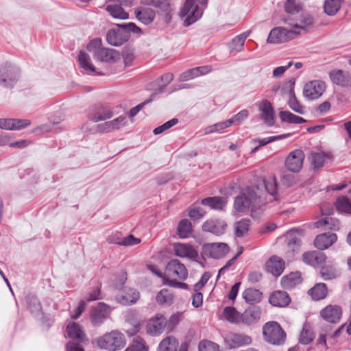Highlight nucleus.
Returning a JSON list of instances; mask_svg holds the SVG:
<instances>
[{
    "instance_id": "7",
    "label": "nucleus",
    "mask_w": 351,
    "mask_h": 351,
    "mask_svg": "<svg viewBox=\"0 0 351 351\" xmlns=\"http://www.w3.org/2000/svg\"><path fill=\"white\" fill-rule=\"evenodd\" d=\"M300 35V32L295 29L287 30L281 27L272 29L269 34L267 42L268 43H281L292 40Z\"/></svg>"
},
{
    "instance_id": "28",
    "label": "nucleus",
    "mask_w": 351,
    "mask_h": 351,
    "mask_svg": "<svg viewBox=\"0 0 351 351\" xmlns=\"http://www.w3.org/2000/svg\"><path fill=\"white\" fill-rule=\"evenodd\" d=\"M313 24L314 19L309 14H302L300 16L298 21L293 25L292 29L300 32V34L307 33Z\"/></svg>"
},
{
    "instance_id": "12",
    "label": "nucleus",
    "mask_w": 351,
    "mask_h": 351,
    "mask_svg": "<svg viewBox=\"0 0 351 351\" xmlns=\"http://www.w3.org/2000/svg\"><path fill=\"white\" fill-rule=\"evenodd\" d=\"M203 253L215 259L221 258L229 252V247L225 243H211L203 245Z\"/></svg>"
},
{
    "instance_id": "1",
    "label": "nucleus",
    "mask_w": 351,
    "mask_h": 351,
    "mask_svg": "<svg viewBox=\"0 0 351 351\" xmlns=\"http://www.w3.org/2000/svg\"><path fill=\"white\" fill-rule=\"evenodd\" d=\"M265 204L261 195L255 191V187H247L237 197L234 208L238 213H243L250 208L252 210L261 209Z\"/></svg>"
},
{
    "instance_id": "25",
    "label": "nucleus",
    "mask_w": 351,
    "mask_h": 351,
    "mask_svg": "<svg viewBox=\"0 0 351 351\" xmlns=\"http://www.w3.org/2000/svg\"><path fill=\"white\" fill-rule=\"evenodd\" d=\"M226 223L224 221L218 219L207 220L204 223L202 229L204 231L209 232L215 234H222L226 228Z\"/></svg>"
},
{
    "instance_id": "19",
    "label": "nucleus",
    "mask_w": 351,
    "mask_h": 351,
    "mask_svg": "<svg viewBox=\"0 0 351 351\" xmlns=\"http://www.w3.org/2000/svg\"><path fill=\"white\" fill-rule=\"evenodd\" d=\"M173 251L177 256L181 258L195 259L198 256L197 251L189 243H175L173 244Z\"/></svg>"
},
{
    "instance_id": "24",
    "label": "nucleus",
    "mask_w": 351,
    "mask_h": 351,
    "mask_svg": "<svg viewBox=\"0 0 351 351\" xmlns=\"http://www.w3.org/2000/svg\"><path fill=\"white\" fill-rule=\"evenodd\" d=\"M329 77L332 83L341 86H347L351 84V76L342 70H333L329 73Z\"/></svg>"
},
{
    "instance_id": "23",
    "label": "nucleus",
    "mask_w": 351,
    "mask_h": 351,
    "mask_svg": "<svg viewBox=\"0 0 351 351\" xmlns=\"http://www.w3.org/2000/svg\"><path fill=\"white\" fill-rule=\"evenodd\" d=\"M337 239V235L334 233H324L316 237L314 245L317 249L324 250L335 243Z\"/></svg>"
},
{
    "instance_id": "58",
    "label": "nucleus",
    "mask_w": 351,
    "mask_h": 351,
    "mask_svg": "<svg viewBox=\"0 0 351 351\" xmlns=\"http://www.w3.org/2000/svg\"><path fill=\"white\" fill-rule=\"evenodd\" d=\"M248 115L249 113L247 110H242L228 120L232 121V125L234 123L239 124L242 123L245 119H247Z\"/></svg>"
},
{
    "instance_id": "5",
    "label": "nucleus",
    "mask_w": 351,
    "mask_h": 351,
    "mask_svg": "<svg viewBox=\"0 0 351 351\" xmlns=\"http://www.w3.org/2000/svg\"><path fill=\"white\" fill-rule=\"evenodd\" d=\"M265 340L273 345L282 344L286 339V333L276 322L266 323L263 328Z\"/></svg>"
},
{
    "instance_id": "44",
    "label": "nucleus",
    "mask_w": 351,
    "mask_h": 351,
    "mask_svg": "<svg viewBox=\"0 0 351 351\" xmlns=\"http://www.w3.org/2000/svg\"><path fill=\"white\" fill-rule=\"evenodd\" d=\"M243 299L248 303H257L262 299V293L255 289H247L243 292Z\"/></svg>"
},
{
    "instance_id": "15",
    "label": "nucleus",
    "mask_w": 351,
    "mask_h": 351,
    "mask_svg": "<svg viewBox=\"0 0 351 351\" xmlns=\"http://www.w3.org/2000/svg\"><path fill=\"white\" fill-rule=\"evenodd\" d=\"M145 4L158 8L166 23L171 21L173 8L170 0H147Z\"/></svg>"
},
{
    "instance_id": "31",
    "label": "nucleus",
    "mask_w": 351,
    "mask_h": 351,
    "mask_svg": "<svg viewBox=\"0 0 351 351\" xmlns=\"http://www.w3.org/2000/svg\"><path fill=\"white\" fill-rule=\"evenodd\" d=\"M134 13L137 19L145 25H148L153 22L156 16L155 12L147 8H137Z\"/></svg>"
},
{
    "instance_id": "32",
    "label": "nucleus",
    "mask_w": 351,
    "mask_h": 351,
    "mask_svg": "<svg viewBox=\"0 0 351 351\" xmlns=\"http://www.w3.org/2000/svg\"><path fill=\"white\" fill-rule=\"evenodd\" d=\"M112 110L108 107H99L89 116L90 119L93 122H99L109 119L113 117Z\"/></svg>"
},
{
    "instance_id": "57",
    "label": "nucleus",
    "mask_w": 351,
    "mask_h": 351,
    "mask_svg": "<svg viewBox=\"0 0 351 351\" xmlns=\"http://www.w3.org/2000/svg\"><path fill=\"white\" fill-rule=\"evenodd\" d=\"M141 243V239L134 237L132 234L123 238L121 241L118 242L119 245L132 246Z\"/></svg>"
},
{
    "instance_id": "17",
    "label": "nucleus",
    "mask_w": 351,
    "mask_h": 351,
    "mask_svg": "<svg viewBox=\"0 0 351 351\" xmlns=\"http://www.w3.org/2000/svg\"><path fill=\"white\" fill-rule=\"evenodd\" d=\"M320 317L331 324L338 323L342 317V309L337 304H329L320 311Z\"/></svg>"
},
{
    "instance_id": "21",
    "label": "nucleus",
    "mask_w": 351,
    "mask_h": 351,
    "mask_svg": "<svg viewBox=\"0 0 351 351\" xmlns=\"http://www.w3.org/2000/svg\"><path fill=\"white\" fill-rule=\"evenodd\" d=\"M31 121L28 119H1L0 128L6 130H19L28 127Z\"/></svg>"
},
{
    "instance_id": "4",
    "label": "nucleus",
    "mask_w": 351,
    "mask_h": 351,
    "mask_svg": "<svg viewBox=\"0 0 351 351\" xmlns=\"http://www.w3.org/2000/svg\"><path fill=\"white\" fill-rule=\"evenodd\" d=\"M202 9L197 4L195 3V0H185L178 12L179 16L184 19V25L185 27L195 23L202 17Z\"/></svg>"
},
{
    "instance_id": "52",
    "label": "nucleus",
    "mask_w": 351,
    "mask_h": 351,
    "mask_svg": "<svg viewBox=\"0 0 351 351\" xmlns=\"http://www.w3.org/2000/svg\"><path fill=\"white\" fill-rule=\"evenodd\" d=\"M232 125V121L228 119L222 122L206 127L204 129L205 134H210L214 132H219L221 130Z\"/></svg>"
},
{
    "instance_id": "60",
    "label": "nucleus",
    "mask_w": 351,
    "mask_h": 351,
    "mask_svg": "<svg viewBox=\"0 0 351 351\" xmlns=\"http://www.w3.org/2000/svg\"><path fill=\"white\" fill-rule=\"evenodd\" d=\"M199 76L198 73V69L193 68L186 71L180 75V79L182 81H187L195 77Z\"/></svg>"
},
{
    "instance_id": "41",
    "label": "nucleus",
    "mask_w": 351,
    "mask_h": 351,
    "mask_svg": "<svg viewBox=\"0 0 351 351\" xmlns=\"http://www.w3.org/2000/svg\"><path fill=\"white\" fill-rule=\"evenodd\" d=\"M66 332L68 336L72 339L83 340L85 334L80 326L75 322H71L66 327Z\"/></svg>"
},
{
    "instance_id": "27",
    "label": "nucleus",
    "mask_w": 351,
    "mask_h": 351,
    "mask_svg": "<svg viewBox=\"0 0 351 351\" xmlns=\"http://www.w3.org/2000/svg\"><path fill=\"white\" fill-rule=\"evenodd\" d=\"M108 314V306L104 303H99L93 310L91 314L92 323L95 326L101 324Z\"/></svg>"
},
{
    "instance_id": "54",
    "label": "nucleus",
    "mask_w": 351,
    "mask_h": 351,
    "mask_svg": "<svg viewBox=\"0 0 351 351\" xmlns=\"http://www.w3.org/2000/svg\"><path fill=\"white\" fill-rule=\"evenodd\" d=\"M128 349L130 351H147L145 341L138 336L134 338L132 344Z\"/></svg>"
},
{
    "instance_id": "16",
    "label": "nucleus",
    "mask_w": 351,
    "mask_h": 351,
    "mask_svg": "<svg viewBox=\"0 0 351 351\" xmlns=\"http://www.w3.org/2000/svg\"><path fill=\"white\" fill-rule=\"evenodd\" d=\"M167 325V319L160 314H157L152 317L147 322V332L152 336L160 335Z\"/></svg>"
},
{
    "instance_id": "45",
    "label": "nucleus",
    "mask_w": 351,
    "mask_h": 351,
    "mask_svg": "<svg viewBox=\"0 0 351 351\" xmlns=\"http://www.w3.org/2000/svg\"><path fill=\"white\" fill-rule=\"evenodd\" d=\"M279 117L282 121L289 123L300 124L306 122L302 117L295 115L289 111L280 112Z\"/></svg>"
},
{
    "instance_id": "2",
    "label": "nucleus",
    "mask_w": 351,
    "mask_h": 351,
    "mask_svg": "<svg viewBox=\"0 0 351 351\" xmlns=\"http://www.w3.org/2000/svg\"><path fill=\"white\" fill-rule=\"evenodd\" d=\"M97 343L100 349L117 351L122 349L126 341L123 333L118 330H112L99 337Z\"/></svg>"
},
{
    "instance_id": "20",
    "label": "nucleus",
    "mask_w": 351,
    "mask_h": 351,
    "mask_svg": "<svg viewBox=\"0 0 351 351\" xmlns=\"http://www.w3.org/2000/svg\"><path fill=\"white\" fill-rule=\"evenodd\" d=\"M258 109L261 112L260 117L268 126L274 124V110L271 104L265 99L258 104Z\"/></svg>"
},
{
    "instance_id": "30",
    "label": "nucleus",
    "mask_w": 351,
    "mask_h": 351,
    "mask_svg": "<svg viewBox=\"0 0 351 351\" xmlns=\"http://www.w3.org/2000/svg\"><path fill=\"white\" fill-rule=\"evenodd\" d=\"M289 302L290 298L285 291H275L269 297V303L275 306H286L289 304Z\"/></svg>"
},
{
    "instance_id": "42",
    "label": "nucleus",
    "mask_w": 351,
    "mask_h": 351,
    "mask_svg": "<svg viewBox=\"0 0 351 351\" xmlns=\"http://www.w3.org/2000/svg\"><path fill=\"white\" fill-rule=\"evenodd\" d=\"M249 36V32H244L232 40L230 49L232 52H239L243 49L244 43Z\"/></svg>"
},
{
    "instance_id": "50",
    "label": "nucleus",
    "mask_w": 351,
    "mask_h": 351,
    "mask_svg": "<svg viewBox=\"0 0 351 351\" xmlns=\"http://www.w3.org/2000/svg\"><path fill=\"white\" fill-rule=\"evenodd\" d=\"M173 300V294L167 289H162L156 296V301L160 305L170 304Z\"/></svg>"
},
{
    "instance_id": "47",
    "label": "nucleus",
    "mask_w": 351,
    "mask_h": 351,
    "mask_svg": "<svg viewBox=\"0 0 351 351\" xmlns=\"http://www.w3.org/2000/svg\"><path fill=\"white\" fill-rule=\"evenodd\" d=\"M192 232V226L191 222L186 219H182L178 226L177 232L180 238L185 239L189 237Z\"/></svg>"
},
{
    "instance_id": "38",
    "label": "nucleus",
    "mask_w": 351,
    "mask_h": 351,
    "mask_svg": "<svg viewBox=\"0 0 351 351\" xmlns=\"http://www.w3.org/2000/svg\"><path fill=\"white\" fill-rule=\"evenodd\" d=\"M250 227V220L247 219H242L234 223V233L237 237H244L247 234Z\"/></svg>"
},
{
    "instance_id": "46",
    "label": "nucleus",
    "mask_w": 351,
    "mask_h": 351,
    "mask_svg": "<svg viewBox=\"0 0 351 351\" xmlns=\"http://www.w3.org/2000/svg\"><path fill=\"white\" fill-rule=\"evenodd\" d=\"M78 60L81 66L87 72L90 73L96 72V69L92 64L91 60L87 53L80 51L78 56Z\"/></svg>"
},
{
    "instance_id": "49",
    "label": "nucleus",
    "mask_w": 351,
    "mask_h": 351,
    "mask_svg": "<svg viewBox=\"0 0 351 351\" xmlns=\"http://www.w3.org/2000/svg\"><path fill=\"white\" fill-rule=\"evenodd\" d=\"M341 7V0H325L324 12L329 16L335 15Z\"/></svg>"
},
{
    "instance_id": "13",
    "label": "nucleus",
    "mask_w": 351,
    "mask_h": 351,
    "mask_svg": "<svg viewBox=\"0 0 351 351\" xmlns=\"http://www.w3.org/2000/svg\"><path fill=\"white\" fill-rule=\"evenodd\" d=\"M325 83L320 80H313L306 83L304 87L303 95L308 100L319 98L324 92Z\"/></svg>"
},
{
    "instance_id": "43",
    "label": "nucleus",
    "mask_w": 351,
    "mask_h": 351,
    "mask_svg": "<svg viewBox=\"0 0 351 351\" xmlns=\"http://www.w3.org/2000/svg\"><path fill=\"white\" fill-rule=\"evenodd\" d=\"M309 294L315 300L324 299L327 295V288L324 283H318L308 291Z\"/></svg>"
},
{
    "instance_id": "33",
    "label": "nucleus",
    "mask_w": 351,
    "mask_h": 351,
    "mask_svg": "<svg viewBox=\"0 0 351 351\" xmlns=\"http://www.w3.org/2000/svg\"><path fill=\"white\" fill-rule=\"evenodd\" d=\"M126 321L132 325V328L127 329L125 332L128 336L135 335L140 330V320L138 313L135 311H129L126 315Z\"/></svg>"
},
{
    "instance_id": "61",
    "label": "nucleus",
    "mask_w": 351,
    "mask_h": 351,
    "mask_svg": "<svg viewBox=\"0 0 351 351\" xmlns=\"http://www.w3.org/2000/svg\"><path fill=\"white\" fill-rule=\"evenodd\" d=\"M285 9L287 13L294 14L298 12L299 7L296 4L295 0H287L285 4Z\"/></svg>"
},
{
    "instance_id": "40",
    "label": "nucleus",
    "mask_w": 351,
    "mask_h": 351,
    "mask_svg": "<svg viewBox=\"0 0 351 351\" xmlns=\"http://www.w3.org/2000/svg\"><path fill=\"white\" fill-rule=\"evenodd\" d=\"M178 345V340L174 337L169 336L160 343L158 351H176Z\"/></svg>"
},
{
    "instance_id": "29",
    "label": "nucleus",
    "mask_w": 351,
    "mask_h": 351,
    "mask_svg": "<svg viewBox=\"0 0 351 351\" xmlns=\"http://www.w3.org/2000/svg\"><path fill=\"white\" fill-rule=\"evenodd\" d=\"M266 265L267 271L274 276H279L285 269V263L277 256H271Z\"/></svg>"
},
{
    "instance_id": "35",
    "label": "nucleus",
    "mask_w": 351,
    "mask_h": 351,
    "mask_svg": "<svg viewBox=\"0 0 351 351\" xmlns=\"http://www.w3.org/2000/svg\"><path fill=\"white\" fill-rule=\"evenodd\" d=\"M301 281L300 273L292 272L281 279V285L285 289H290L300 284Z\"/></svg>"
},
{
    "instance_id": "51",
    "label": "nucleus",
    "mask_w": 351,
    "mask_h": 351,
    "mask_svg": "<svg viewBox=\"0 0 351 351\" xmlns=\"http://www.w3.org/2000/svg\"><path fill=\"white\" fill-rule=\"evenodd\" d=\"M314 337L311 327L304 324L300 333V342L304 345L308 344L313 340Z\"/></svg>"
},
{
    "instance_id": "11",
    "label": "nucleus",
    "mask_w": 351,
    "mask_h": 351,
    "mask_svg": "<svg viewBox=\"0 0 351 351\" xmlns=\"http://www.w3.org/2000/svg\"><path fill=\"white\" fill-rule=\"evenodd\" d=\"M282 95H287L288 105L289 108L294 112L303 114L305 111V108L297 99L294 93V82H289L284 85L281 89Z\"/></svg>"
},
{
    "instance_id": "18",
    "label": "nucleus",
    "mask_w": 351,
    "mask_h": 351,
    "mask_svg": "<svg viewBox=\"0 0 351 351\" xmlns=\"http://www.w3.org/2000/svg\"><path fill=\"white\" fill-rule=\"evenodd\" d=\"M226 341L230 348H236L250 345L252 339L250 335L244 333L231 332L226 336Z\"/></svg>"
},
{
    "instance_id": "48",
    "label": "nucleus",
    "mask_w": 351,
    "mask_h": 351,
    "mask_svg": "<svg viewBox=\"0 0 351 351\" xmlns=\"http://www.w3.org/2000/svg\"><path fill=\"white\" fill-rule=\"evenodd\" d=\"M106 40L110 45L113 46H120L126 40L119 32L114 29H110L108 32Z\"/></svg>"
},
{
    "instance_id": "36",
    "label": "nucleus",
    "mask_w": 351,
    "mask_h": 351,
    "mask_svg": "<svg viewBox=\"0 0 351 351\" xmlns=\"http://www.w3.org/2000/svg\"><path fill=\"white\" fill-rule=\"evenodd\" d=\"M223 317L226 321L231 324H241V313L234 307H225L223 311Z\"/></svg>"
},
{
    "instance_id": "22",
    "label": "nucleus",
    "mask_w": 351,
    "mask_h": 351,
    "mask_svg": "<svg viewBox=\"0 0 351 351\" xmlns=\"http://www.w3.org/2000/svg\"><path fill=\"white\" fill-rule=\"evenodd\" d=\"M140 298L138 291L134 289L126 288L116 297L117 301L123 305H132L137 302Z\"/></svg>"
},
{
    "instance_id": "53",
    "label": "nucleus",
    "mask_w": 351,
    "mask_h": 351,
    "mask_svg": "<svg viewBox=\"0 0 351 351\" xmlns=\"http://www.w3.org/2000/svg\"><path fill=\"white\" fill-rule=\"evenodd\" d=\"M335 206L339 212L351 214V203L347 197H339L337 200Z\"/></svg>"
},
{
    "instance_id": "64",
    "label": "nucleus",
    "mask_w": 351,
    "mask_h": 351,
    "mask_svg": "<svg viewBox=\"0 0 351 351\" xmlns=\"http://www.w3.org/2000/svg\"><path fill=\"white\" fill-rule=\"evenodd\" d=\"M123 58L125 66H130L134 59L132 50L126 49L123 52Z\"/></svg>"
},
{
    "instance_id": "6",
    "label": "nucleus",
    "mask_w": 351,
    "mask_h": 351,
    "mask_svg": "<svg viewBox=\"0 0 351 351\" xmlns=\"http://www.w3.org/2000/svg\"><path fill=\"white\" fill-rule=\"evenodd\" d=\"M257 184L253 186L255 187V191L261 195L263 189L269 193L270 201H278L277 197V181L274 176H269L267 178L261 177L257 180Z\"/></svg>"
},
{
    "instance_id": "34",
    "label": "nucleus",
    "mask_w": 351,
    "mask_h": 351,
    "mask_svg": "<svg viewBox=\"0 0 351 351\" xmlns=\"http://www.w3.org/2000/svg\"><path fill=\"white\" fill-rule=\"evenodd\" d=\"M330 159V156L324 152H314L309 156L311 167L314 169H319L324 166L326 161Z\"/></svg>"
},
{
    "instance_id": "9",
    "label": "nucleus",
    "mask_w": 351,
    "mask_h": 351,
    "mask_svg": "<svg viewBox=\"0 0 351 351\" xmlns=\"http://www.w3.org/2000/svg\"><path fill=\"white\" fill-rule=\"evenodd\" d=\"M188 276V271L184 264L177 259L171 260L165 268V276L169 279L185 280Z\"/></svg>"
},
{
    "instance_id": "26",
    "label": "nucleus",
    "mask_w": 351,
    "mask_h": 351,
    "mask_svg": "<svg viewBox=\"0 0 351 351\" xmlns=\"http://www.w3.org/2000/svg\"><path fill=\"white\" fill-rule=\"evenodd\" d=\"M302 259L305 263L316 267L324 263L326 255L321 252H307L303 254Z\"/></svg>"
},
{
    "instance_id": "39",
    "label": "nucleus",
    "mask_w": 351,
    "mask_h": 351,
    "mask_svg": "<svg viewBox=\"0 0 351 351\" xmlns=\"http://www.w3.org/2000/svg\"><path fill=\"white\" fill-rule=\"evenodd\" d=\"M106 10L114 19L125 20L129 18L128 13L120 5H109L106 6Z\"/></svg>"
},
{
    "instance_id": "10",
    "label": "nucleus",
    "mask_w": 351,
    "mask_h": 351,
    "mask_svg": "<svg viewBox=\"0 0 351 351\" xmlns=\"http://www.w3.org/2000/svg\"><path fill=\"white\" fill-rule=\"evenodd\" d=\"M305 155L300 149H295L290 152L285 161L286 169L292 173H298L303 167Z\"/></svg>"
},
{
    "instance_id": "59",
    "label": "nucleus",
    "mask_w": 351,
    "mask_h": 351,
    "mask_svg": "<svg viewBox=\"0 0 351 351\" xmlns=\"http://www.w3.org/2000/svg\"><path fill=\"white\" fill-rule=\"evenodd\" d=\"M118 27L128 32H132L134 34L141 33V29L136 26L134 23L120 24L118 25Z\"/></svg>"
},
{
    "instance_id": "62",
    "label": "nucleus",
    "mask_w": 351,
    "mask_h": 351,
    "mask_svg": "<svg viewBox=\"0 0 351 351\" xmlns=\"http://www.w3.org/2000/svg\"><path fill=\"white\" fill-rule=\"evenodd\" d=\"M281 181L284 185L291 186L296 183L297 180L292 174L284 173L281 176Z\"/></svg>"
},
{
    "instance_id": "14",
    "label": "nucleus",
    "mask_w": 351,
    "mask_h": 351,
    "mask_svg": "<svg viewBox=\"0 0 351 351\" xmlns=\"http://www.w3.org/2000/svg\"><path fill=\"white\" fill-rule=\"evenodd\" d=\"M262 311L258 306H250L241 313V324L252 326L258 323L261 317Z\"/></svg>"
},
{
    "instance_id": "63",
    "label": "nucleus",
    "mask_w": 351,
    "mask_h": 351,
    "mask_svg": "<svg viewBox=\"0 0 351 351\" xmlns=\"http://www.w3.org/2000/svg\"><path fill=\"white\" fill-rule=\"evenodd\" d=\"M110 121L113 130H118L125 125L126 118L125 117L121 116Z\"/></svg>"
},
{
    "instance_id": "56",
    "label": "nucleus",
    "mask_w": 351,
    "mask_h": 351,
    "mask_svg": "<svg viewBox=\"0 0 351 351\" xmlns=\"http://www.w3.org/2000/svg\"><path fill=\"white\" fill-rule=\"evenodd\" d=\"M178 123V120L177 119H172L168 121L167 122L165 123L162 125L156 128L154 130L153 132L156 135L160 134L162 133L163 132L169 130L171 127L176 125Z\"/></svg>"
},
{
    "instance_id": "8",
    "label": "nucleus",
    "mask_w": 351,
    "mask_h": 351,
    "mask_svg": "<svg viewBox=\"0 0 351 351\" xmlns=\"http://www.w3.org/2000/svg\"><path fill=\"white\" fill-rule=\"evenodd\" d=\"M19 77L18 69L11 65L0 67V86L5 88H12L17 82Z\"/></svg>"
},
{
    "instance_id": "3",
    "label": "nucleus",
    "mask_w": 351,
    "mask_h": 351,
    "mask_svg": "<svg viewBox=\"0 0 351 351\" xmlns=\"http://www.w3.org/2000/svg\"><path fill=\"white\" fill-rule=\"evenodd\" d=\"M86 49L93 55L95 60L102 62H114L119 56V53L116 51L102 47L99 39L90 41Z\"/></svg>"
},
{
    "instance_id": "37",
    "label": "nucleus",
    "mask_w": 351,
    "mask_h": 351,
    "mask_svg": "<svg viewBox=\"0 0 351 351\" xmlns=\"http://www.w3.org/2000/svg\"><path fill=\"white\" fill-rule=\"evenodd\" d=\"M202 204L214 210H222L226 206L227 202L221 197H211L203 199Z\"/></svg>"
},
{
    "instance_id": "55",
    "label": "nucleus",
    "mask_w": 351,
    "mask_h": 351,
    "mask_svg": "<svg viewBox=\"0 0 351 351\" xmlns=\"http://www.w3.org/2000/svg\"><path fill=\"white\" fill-rule=\"evenodd\" d=\"M199 351H220L219 346L210 341L203 340L198 346Z\"/></svg>"
}]
</instances>
